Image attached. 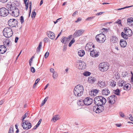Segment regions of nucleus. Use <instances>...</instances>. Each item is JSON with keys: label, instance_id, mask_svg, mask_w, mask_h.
<instances>
[{"label": "nucleus", "instance_id": "14", "mask_svg": "<svg viewBox=\"0 0 133 133\" xmlns=\"http://www.w3.org/2000/svg\"><path fill=\"white\" fill-rule=\"evenodd\" d=\"M84 105H89L92 104L93 102V99L89 97H87L84 99Z\"/></svg>", "mask_w": 133, "mask_h": 133}, {"label": "nucleus", "instance_id": "5", "mask_svg": "<svg viewBox=\"0 0 133 133\" xmlns=\"http://www.w3.org/2000/svg\"><path fill=\"white\" fill-rule=\"evenodd\" d=\"M95 38L97 42L101 43H103L106 39L105 35L101 34L97 35Z\"/></svg>", "mask_w": 133, "mask_h": 133}, {"label": "nucleus", "instance_id": "41", "mask_svg": "<svg viewBox=\"0 0 133 133\" xmlns=\"http://www.w3.org/2000/svg\"><path fill=\"white\" fill-rule=\"evenodd\" d=\"M58 76L56 72H54L52 74V77L54 78H56Z\"/></svg>", "mask_w": 133, "mask_h": 133}, {"label": "nucleus", "instance_id": "63", "mask_svg": "<svg viewBox=\"0 0 133 133\" xmlns=\"http://www.w3.org/2000/svg\"><path fill=\"white\" fill-rule=\"evenodd\" d=\"M104 13L103 12H100L99 13H97L96 14V15H101L103 14Z\"/></svg>", "mask_w": 133, "mask_h": 133}, {"label": "nucleus", "instance_id": "11", "mask_svg": "<svg viewBox=\"0 0 133 133\" xmlns=\"http://www.w3.org/2000/svg\"><path fill=\"white\" fill-rule=\"evenodd\" d=\"M9 11H11V12H10L9 14L13 16L17 17L19 15V11L17 8H16L11 10H9Z\"/></svg>", "mask_w": 133, "mask_h": 133}, {"label": "nucleus", "instance_id": "27", "mask_svg": "<svg viewBox=\"0 0 133 133\" xmlns=\"http://www.w3.org/2000/svg\"><path fill=\"white\" fill-rule=\"evenodd\" d=\"M110 42L112 43H116L118 41V39L115 36L112 37L110 39Z\"/></svg>", "mask_w": 133, "mask_h": 133}, {"label": "nucleus", "instance_id": "23", "mask_svg": "<svg viewBox=\"0 0 133 133\" xmlns=\"http://www.w3.org/2000/svg\"><path fill=\"white\" fill-rule=\"evenodd\" d=\"M96 78L94 77L90 76L88 78V82L91 83H94L96 81Z\"/></svg>", "mask_w": 133, "mask_h": 133}, {"label": "nucleus", "instance_id": "38", "mask_svg": "<svg viewBox=\"0 0 133 133\" xmlns=\"http://www.w3.org/2000/svg\"><path fill=\"white\" fill-rule=\"evenodd\" d=\"M39 80H40V79L39 78H37L36 80L35 81V83L33 85V88H34L35 87L36 85L37 84V83H38V82L39 81Z\"/></svg>", "mask_w": 133, "mask_h": 133}, {"label": "nucleus", "instance_id": "17", "mask_svg": "<svg viewBox=\"0 0 133 133\" xmlns=\"http://www.w3.org/2000/svg\"><path fill=\"white\" fill-rule=\"evenodd\" d=\"M48 37L52 39H54L55 37V35L53 32L49 31L47 32Z\"/></svg>", "mask_w": 133, "mask_h": 133}, {"label": "nucleus", "instance_id": "32", "mask_svg": "<svg viewBox=\"0 0 133 133\" xmlns=\"http://www.w3.org/2000/svg\"><path fill=\"white\" fill-rule=\"evenodd\" d=\"M84 100H83L82 99L79 100L77 104L78 105L83 106L84 105Z\"/></svg>", "mask_w": 133, "mask_h": 133}, {"label": "nucleus", "instance_id": "33", "mask_svg": "<svg viewBox=\"0 0 133 133\" xmlns=\"http://www.w3.org/2000/svg\"><path fill=\"white\" fill-rule=\"evenodd\" d=\"M121 36L124 39H126L128 38V35H127L125 33H124L123 32H122L121 34Z\"/></svg>", "mask_w": 133, "mask_h": 133}, {"label": "nucleus", "instance_id": "56", "mask_svg": "<svg viewBox=\"0 0 133 133\" xmlns=\"http://www.w3.org/2000/svg\"><path fill=\"white\" fill-rule=\"evenodd\" d=\"M42 121V119H40L39 121H38V123L36 125H37L38 126H39L40 124L41 121Z\"/></svg>", "mask_w": 133, "mask_h": 133}, {"label": "nucleus", "instance_id": "6", "mask_svg": "<svg viewBox=\"0 0 133 133\" xmlns=\"http://www.w3.org/2000/svg\"><path fill=\"white\" fill-rule=\"evenodd\" d=\"M11 12V11L5 8L2 7L0 8V16L3 17H5Z\"/></svg>", "mask_w": 133, "mask_h": 133}, {"label": "nucleus", "instance_id": "54", "mask_svg": "<svg viewBox=\"0 0 133 133\" xmlns=\"http://www.w3.org/2000/svg\"><path fill=\"white\" fill-rule=\"evenodd\" d=\"M49 55V53L48 52H47L44 55L45 57V58H46Z\"/></svg>", "mask_w": 133, "mask_h": 133}, {"label": "nucleus", "instance_id": "59", "mask_svg": "<svg viewBox=\"0 0 133 133\" xmlns=\"http://www.w3.org/2000/svg\"><path fill=\"white\" fill-rule=\"evenodd\" d=\"M62 30L60 32V33L58 34L57 37L55 39V40H56L57 38L59 37V36H60V35H61L62 32Z\"/></svg>", "mask_w": 133, "mask_h": 133}, {"label": "nucleus", "instance_id": "55", "mask_svg": "<svg viewBox=\"0 0 133 133\" xmlns=\"http://www.w3.org/2000/svg\"><path fill=\"white\" fill-rule=\"evenodd\" d=\"M31 5H29V9H30L29 10V17H30V13L31 12Z\"/></svg>", "mask_w": 133, "mask_h": 133}, {"label": "nucleus", "instance_id": "7", "mask_svg": "<svg viewBox=\"0 0 133 133\" xmlns=\"http://www.w3.org/2000/svg\"><path fill=\"white\" fill-rule=\"evenodd\" d=\"M9 25L11 27H16L18 26V22L17 20L14 19H11L8 22Z\"/></svg>", "mask_w": 133, "mask_h": 133}, {"label": "nucleus", "instance_id": "16", "mask_svg": "<svg viewBox=\"0 0 133 133\" xmlns=\"http://www.w3.org/2000/svg\"><path fill=\"white\" fill-rule=\"evenodd\" d=\"M124 33L127 35L129 36H130L132 35V32L131 30L129 28H125L124 29Z\"/></svg>", "mask_w": 133, "mask_h": 133}, {"label": "nucleus", "instance_id": "15", "mask_svg": "<svg viewBox=\"0 0 133 133\" xmlns=\"http://www.w3.org/2000/svg\"><path fill=\"white\" fill-rule=\"evenodd\" d=\"M78 63L79 65L78 68L79 69L82 70L85 68L86 64L84 62L79 60Z\"/></svg>", "mask_w": 133, "mask_h": 133}, {"label": "nucleus", "instance_id": "48", "mask_svg": "<svg viewBox=\"0 0 133 133\" xmlns=\"http://www.w3.org/2000/svg\"><path fill=\"white\" fill-rule=\"evenodd\" d=\"M128 75V73L127 72H123L122 74V75L123 77H125L127 76Z\"/></svg>", "mask_w": 133, "mask_h": 133}, {"label": "nucleus", "instance_id": "50", "mask_svg": "<svg viewBox=\"0 0 133 133\" xmlns=\"http://www.w3.org/2000/svg\"><path fill=\"white\" fill-rule=\"evenodd\" d=\"M66 39V38L65 37H63L62 39L61 40V42L63 43H64L65 40Z\"/></svg>", "mask_w": 133, "mask_h": 133}, {"label": "nucleus", "instance_id": "18", "mask_svg": "<svg viewBox=\"0 0 133 133\" xmlns=\"http://www.w3.org/2000/svg\"><path fill=\"white\" fill-rule=\"evenodd\" d=\"M7 7L8 8H10V10H12L16 8L14 3H11V2H8L7 4Z\"/></svg>", "mask_w": 133, "mask_h": 133}, {"label": "nucleus", "instance_id": "19", "mask_svg": "<svg viewBox=\"0 0 133 133\" xmlns=\"http://www.w3.org/2000/svg\"><path fill=\"white\" fill-rule=\"evenodd\" d=\"M97 84L100 87L103 88L106 86V84L104 81H98Z\"/></svg>", "mask_w": 133, "mask_h": 133}, {"label": "nucleus", "instance_id": "30", "mask_svg": "<svg viewBox=\"0 0 133 133\" xmlns=\"http://www.w3.org/2000/svg\"><path fill=\"white\" fill-rule=\"evenodd\" d=\"M78 54L79 56L82 57L84 55L85 52L84 50H79L78 52Z\"/></svg>", "mask_w": 133, "mask_h": 133}, {"label": "nucleus", "instance_id": "9", "mask_svg": "<svg viewBox=\"0 0 133 133\" xmlns=\"http://www.w3.org/2000/svg\"><path fill=\"white\" fill-rule=\"evenodd\" d=\"M116 95H112L109 97L108 98V102L110 104H114L116 100Z\"/></svg>", "mask_w": 133, "mask_h": 133}, {"label": "nucleus", "instance_id": "34", "mask_svg": "<svg viewBox=\"0 0 133 133\" xmlns=\"http://www.w3.org/2000/svg\"><path fill=\"white\" fill-rule=\"evenodd\" d=\"M114 93L116 95H120V91L118 89H117L116 90L113 91Z\"/></svg>", "mask_w": 133, "mask_h": 133}, {"label": "nucleus", "instance_id": "26", "mask_svg": "<svg viewBox=\"0 0 133 133\" xmlns=\"http://www.w3.org/2000/svg\"><path fill=\"white\" fill-rule=\"evenodd\" d=\"M110 93V91L107 88L103 89L102 91V94L104 95H108Z\"/></svg>", "mask_w": 133, "mask_h": 133}, {"label": "nucleus", "instance_id": "39", "mask_svg": "<svg viewBox=\"0 0 133 133\" xmlns=\"http://www.w3.org/2000/svg\"><path fill=\"white\" fill-rule=\"evenodd\" d=\"M35 9H34L32 11V12L31 17L32 18H35L36 15V12H35Z\"/></svg>", "mask_w": 133, "mask_h": 133}, {"label": "nucleus", "instance_id": "37", "mask_svg": "<svg viewBox=\"0 0 133 133\" xmlns=\"http://www.w3.org/2000/svg\"><path fill=\"white\" fill-rule=\"evenodd\" d=\"M75 40L74 38H73L72 39L71 41L69 43L68 46H69L70 47L71 46L72 44L75 42Z\"/></svg>", "mask_w": 133, "mask_h": 133}, {"label": "nucleus", "instance_id": "36", "mask_svg": "<svg viewBox=\"0 0 133 133\" xmlns=\"http://www.w3.org/2000/svg\"><path fill=\"white\" fill-rule=\"evenodd\" d=\"M116 85V82L114 81H112L110 84V85L112 87H115Z\"/></svg>", "mask_w": 133, "mask_h": 133}, {"label": "nucleus", "instance_id": "10", "mask_svg": "<svg viewBox=\"0 0 133 133\" xmlns=\"http://www.w3.org/2000/svg\"><path fill=\"white\" fill-rule=\"evenodd\" d=\"M95 45L91 43L87 44L85 47V49L86 51L90 52L94 49Z\"/></svg>", "mask_w": 133, "mask_h": 133}, {"label": "nucleus", "instance_id": "40", "mask_svg": "<svg viewBox=\"0 0 133 133\" xmlns=\"http://www.w3.org/2000/svg\"><path fill=\"white\" fill-rule=\"evenodd\" d=\"M48 97H46L45 99H44V100H43L42 103L41 104V106L43 105L45 103L46 101L48 99Z\"/></svg>", "mask_w": 133, "mask_h": 133}, {"label": "nucleus", "instance_id": "51", "mask_svg": "<svg viewBox=\"0 0 133 133\" xmlns=\"http://www.w3.org/2000/svg\"><path fill=\"white\" fill-rule=\"evenodd\" d=\"M94 17H95L94 16H92V17H88L86 19V21L90 20L91 19H93Z\"/></svg>", "mask_w": 133, "mask_h": 133}, {"label": "nucleus", "instance_id": "53", "mask_svg": "<svg viewBox=\"0 0 133 133\" xmlns=\"http://www.w3.org/2000/svg\"><path fill=\"white\" fill-rule=\"evenodd\" d=\"M115 23H117L119 24H120L121 25H122V24L121 22V20H118Z\"/></svg>", "mask_w": 133, "mask_h": 133}, {"label": "nucleus", "instance_id": "28", "mask_svg": "<svg viewBox=\"0 0 133 133\" xmlns=\"http://www.w3.org/2000/svg\"><path fill=\"white\" fill-rule=\"evenodd\" d=\"M126 83V82L122 79H120L118 82L119 86L121 87L124 86Z\"/></svg>", "mask_w": 133, "mask_h": 133}, {"label": "nucleus", "instance_id": "25", "mask_svg": "<svg viewBox=\"0 0 133 133\" xmlns=\"http://www.w3.org/2000/svg\"><path fill=\"white\" fill-rule=\"evenodd\" d=\"M131 85L130 84H126L124 85L123 88L124 90H127L129 91L131 89Z\"/></svg>", "mask_w": 133, "mask_h": 133}, {"label": "nucleus", "instance_id": "35", "mask_svg": "<svg viewBox=\"0 0 133 133\" xmlns=\"http://www.w3.org/2000/svg\"><path fill=\"white\" fill-rule=\"evenodd\" d=\"M29 115V113L28 112H26L24 115L22 117V120L23 121H24V119L26 118V117L28 116Z\"/></svg>", "mask_w": 133, "mask_h": 133}, {"label": "nucleus", "instance_id": "2", "mask_svg": "<svg viewBox=\"0 0 133 133\" xmlns=\"http://www.w3.org/2000/svg\"><path fill=\"white\" fill-rule=\"evenodd\" d=\"M83 91L84 89L83 86L79 85L76 86L73 91L74 97H72V99H75L76 98L81 96L83 95Z\"/></svg>", "mask_w": 133, "mask_h": 133}, {"label": "nucleus", "instance_id": "8", "mask_svg": "<svg viewBox=\"0 0 133 133\" xmlns=\"http://www.w3.org/2000/svg\"><path fill=\"white\" fill-rule=\"evenodd\" d=\"M22 125L24 129L28 130L31 127V125L30 122L28 120L23 121Z\"/></svg>", "mask_w": 133, "mask_h": 133}, {"label": "nucleus", "instance_id": "44", "mask_svg": "<svg viewBox=\"0 0 133 133\" xmlns=\"http://www.w3.org/2000/svg\"><path fill=\"white\" fill-rule=\"evenodd\" d=\"M8 133H14V130L13 127H10L9 131Z\"/></svg>", "mask_w": 133, "mask_h": 133}, {"label": "nucleus", "instance_id": "42", "mask_svg": "<svg viewBox=\"0 0 133 133\" xmlns=\"http://www.w3.org/2000/svg\"><path fill=\"white\" fill-rule=\"evenodd\" d=\"M90 74L91 73L90 72L88 71H86L84 72L83 74L84 76H88L90 75Z\"/></svg>", "mask_w": 133, "mask_h": 133}, {"label": "nucleus", "instance_id": "4", "mask_svg": "<svg viewBox=\"0 0 133 133\" xmlns=\"http://www.w3.org/2000/svg\"><path fill=\"white\" fill-rule=\"evenodd\" d=\"M109 65L107 62H103L100 63L99 65V68L100 71H107L109 68Z\"/></svg>", "mask_w": 133, "mask_h": 133}, {"label": "nucleus", "instance_id": "24", "mask_svg": "<svg viewBox=\"0 0 133 133\" xmlns=\"http://www.w3.org/2000/svg\"><path fill=\"white\" fill-rule=\"evenodd\" d=\"M127 24L130 26L133 25V18L130 17L128 18L127 19Z\"/></svg>", "mask_w": 133, "mask_h": 133}, {"label": "nucleus", "instance_id": "13", "mask_svg": "<svg viewBox=\"0 0 133 133\" xmlns=\"http://www.w3.org/2000/svg\"><path fill=\"white\" fill-rule=\"evenodd\" d=\"M90 52V56L93 57H98L99 55V53L98 51H97L94 49Z\"/></svg>", "mask_w": 133, "mask_h": 133}, {"label": "nucleus", "instance_id": "64", "mask_svg": "<svg viewBox=\"0 0 133 133\" xmlns=\"http://www.w3.org/2000/svg\"><path fill=\"white\" fill-rule=\"evenodd\" d=\"M18 39L19 38L18 37H16L15 41V43H17V41L18 40Z\"/></svg>", "mask_w": 133, "mask_h": 133}, {"label": "nucleus", "instance_id": "61", "mask_svg": "<svg viewBox=\"0 0 133 133\" xmlns=\"http://www.w3.org/2000/svg\"><path fill=\"white\" fill-rule=\"evenodd\" d=\"M81 19L80 18H78L77 19V20L75 21V22L77 23L78 22L80 21H81Z\"/></svg>", "mask_w": 133, "mask_h": 133}, {"label": "nucleus", "instance_id": "58", "mask_svg": "<svg viewBox=\"0 0 133 133\" xmlns=\"http://www.w3.org/2000/svg\"><path fill=\"white\" fill-rule=\"evenodd\" d=\"M24 3L26 7V10H27L28 7V2H26L25 3Z\"/></svg>", "mask_w": 133, "mask_h": 133}, {"label": "nucleus", "instance_id": "29", "mask_svg": "<svg viewBox=\"0 0 133 133\" xmlns=\"http://www.w3.org/2000/svg\"><path fill=\"white\" fill-rule=\"evenodd\" d=\"M59 119V117L58 115H56L54 116L51 120V121L55 122L56 121Z\"/></svg>", "mask_w": 133, "mask_h": 133}, {"label": "nucleus", "instance_id": "12", "mask_svg": "<svg viewBox=\"0 0 133 133\" xmlns=\"http://www.w3.org/2000/svg\"><path fill=\"white\" fill-rule=\"evenodd\" d=\"M84 30L82 29H80L76 30L73 36L74 38H76L81 36L84 32Z\"/></svg>", "mask_w": 133, "mask_h": 133}, {"label": "nucleus", "instance_id": "57", "mask_svg": "<svg viewBox=\"0 0 133 133\" xmlns=\"http://www.w3.org/2000/svg\"><path fill=\"white\" fill-rule=\"evenodd\" d=\"M8 0H0V2L3 3H4L6 2Z\"/></svg>", "mask_w": 133, "mask_h": 133}, {"label": "nucleus", "instance_id": "45", "mask_svg": "<svg viewBox=\"0 0 133 133\" xmlns=\"http://www.w3.org/2000/svg\"><path fill=\"white\" fill-rule=\"evenodd\" d=\"M67 45L65 43L64 44L63 48V51H65L66 50L67 48Z\"/></svg>", "mask_w": 133, "mask_h": 133}, {"label": "nucleus", "instance_id": "22", "mask_svg": "<svg viewBox=\"0 0 133 133\" xmlns=\"http://www.w3.org/2000/svg\"><path fill=\"white\" fill-rule=\"evenodd\" d=\"M6 50V47L4 45L0 46V53L3 54L5 53Z\"/></svg>", "mask_w": 133, "mask_h": 133}, {"label": "nucleus", "instance_id": "52", "mask_svg": "<svg viewBox=\"0 0 133 133\" xmlns=\"http://www.w3.org/2000/svg\"><path fill=\"white\" fill-rule=\"evenodd\" d=\"M49 38L48 37H45L44 39V41L45 43L48 42V41Z\"/></svg>", "mask_w": 133, "mask_h": 133}, {"label": "nucleus", "instance_id": "49", "mask_svg": "<svg viewBox=\"0 0 133 133\" xmlns=\"http://www.w3.org/2000/svg\"><path fill=\"white\" fill-rule=\"evenodd\" d=\"M31 72L33 73L35 72V70L34 68L33 67H31Z\"/></svg>", "mask_w": 133, "mask_h": 133}, {"label": "nucleus", "instance_id": "3", "mask_svg": "<svg viewBox=\"0 0 133 133\" xmlns=\"http://www.w3.org/2000/svg\"><path fill=\"white\" fill-rule=\"evenodd\" d=\"M13 33L12 29L8 27L4 28L3 31V34L4 36L7 38L11 37Z\"/></svg>", "mask_w": 133, "mask_h": 133}, {"label": "nucleus", "instance_id": "31", "mask_svg": "<svg viewBox=\"0 0 133 133\" xmlns=\"http://www.w3.org/2000/svg\"><path fill=\"white\" fill-rule=\"evenodd\" d=\"M42 42H40L37 48V54H38L40 51V50L41 48L42 47Z\"/></svg>", "mask_w": 133, "mask_h": 133}, {"label": "nucleus", "instance_id": "21", "mask_svg": "<svg viewBox=\"0 0 133 133\" xmlns=\"http://www.w3.org/2000/svg\"><path fill=\"white\" fill-rule=\"evenodd\" d=\"M120 45L123 48H124L126 46L127 43L124 39H121L120 41Z\"/></svg>", "mask_w": 133, "mask_h": 133}, {"label": "nucleus", "instance_id": "46", "mask_svg": "<svg viewBox=\"0 0 133 133\" xmlns=\"http://www.w3.org/2000/svg\"><path fill=\"white\" fill-rule=\"evenodd\" d=\"M20 22L21 24H22L24 22V18L23 16H21L19 19Z\"/></svg>", "mask_w": 133, "mask_h": 133}, {"label": "nucleus", "instance_id": "43", "mask_svg": "<svg viewBox=\"0 0 133 133\" xmlns=\"http://www.w3.org/2000/svg\"><path fill=\"white\" fill-rule=\"evenodd\" d=\"M10 41H9L8 42L7 41H6L5 42H4V44L6 45L7 46H9L10 45Z\"/></svg>", "mask_w": 133, "mask_h": 133}, {"label": "nucleus", "instance_id": "1", "mask_svg": "<svg viewBox=\"0 0 133 133\" xmlns=\"http://www.w3.org/2000/svg\"><path fill=\"white\" fill-rule=\"evenodd\" d=\"M94 103L96 105L93 107V111L96 113H99L104 110L103 105L106 102V100L104 97L98 96L96 97L94 99Z\"/></svg>", "mask_w": 133, "mask_h": 133}, {"label": "nucleus", "instance_id": "20", "mask_svg": "<svg viewBox=\"0 0 133 133\" xmlns=\"http://www.w3.org/2000/svg\"><path fill=\"white\" fill-rule=\"evenodd\" d=\"M99 90L97 89H93L92 90H91L90 92V95L91 96H95L98 92Z\"/></svg>", "mask_w": 133, "mask_h": 133}, {"label": "nucleus", "instance_id": "47", "mask_svg": "<svg viewBox=\"0 0 133 133\" xmlns=\"http://www.w3.org/2000/svg\"><path fill=\"white\" fill-rule=\"evenodd\" d=\"M132 6V5H131V6H126V7H124V8L118 9H117V10H121L122 9H124L126 8H127L131 7L132 6Z\"/></svg>", "mask_w": 133, "mask_h": 133}, {"label": "nucleus", "instance_id": "60", "mask_svg": "<svg viewBox=\"0 0 133 133\" xmlns=\"http://www.w3.org/2000/svg\"><path fill=\"white\" fill-rule=\"evenodd\" d=\"M119 114L121 117H123L124 116V113H123L122 112H119Z\"/></svg>", "mask_w": 133, "mask_h": 133}, {"label": "nucleus", "instance_id": "62", "mask_svg": "<svg viewBox=\"0 0 133 133\" xmlns=\"http://www.w3.org/2000/svg\"><path fill=\"white\" fill-rule=\"evenodd\" d=\"M129 118L131 121H133V117H132V115L129 117Z\"/></svg>", "mask_w": 133, "mask_h": 133}]
</instances>
